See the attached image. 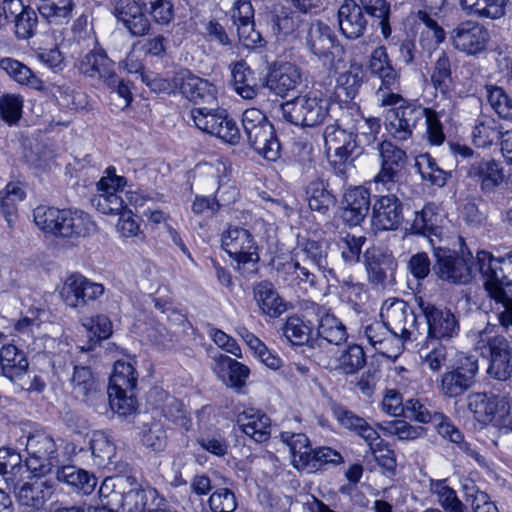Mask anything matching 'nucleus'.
<instances>
[{"label": "nucleus", "mask_w": 512, "mask_h": 512, "mask_svg": "<svg viewBox=\"0 0 512 512\" xmlns=\"http://www.w3.org/2000/svg\"><path fill=\"white\" fill-rule=\"evenodd\" d=\"M474 349L490 360L487 373L491 378L506 381L512 375V347L499 334L496 325L488 323L483 329L473 332Z\"/></svg>", "instance_id": "nucleus-2"}, {"label": "nucleus", "mask_w": 512, "mask_h": 512, "mask_svg": "<svg viewBox=\"0 0 512 512\" xmlns=\"http://www.w3.org/2000/svg\"><path fill=\"white\" fill-rule=\"evenodd\" d=\"M74 8L73 0H39V13L49 23H68Z\"/></svg>", "instance_id": "nucleus-49"}, {"label": "nucleus", "mask_w": 512, "mask_h": 512, "mask_svg": "<svg viewBox=\"0 0 512 512\" xmlns=\"http://www.w3.org/2000/svg\"><path fill=\"white\" fill-rule=\"evenodd\" d=\"M302 82L301 69L291 62H275L268 68L264 86L277 96L285 97Z\"/></svg>", "instance_id": "nucleus-20"}, {"label": "nucleus", "mask_w": 512, "mask_h": 512, "mask_svg": "<svg viewBox=\"0 0 512 512\" xmlns=\"http://www.w3.org/2000/svg\"><path fill=\"white\" fill-rule=\"evenodd\" d=\"M215 359L222 369L228 370L230 386L235 388H242L245 385L246 379L248 378L250 372L246 365L224 354H220Z\"/></svg>", "instance_id": "nucleus-62"}, {"label": "nucleus", "mask_w": 512, "mask_h": 512, "mask_svg": "<svg viewBox=\"0 0 512 512\" xmlns=\"http://www.w3.org/2000/svg\"><path fill=\"white\" fill-rule=\"evenodd\" d=\"M94 228V223L88 214L79 210L63 209L58 221L56 236L66 238L86 237Z\"/></svg>", "instance_id": "nucleus-32"}, {"label": "nucleus", "mask_w": 512, "mask_h": 512, "mask_svg": "<svg viewBox=\"0 0 512 512\" xmlns=\"http://www.w3.org/2000/svg\"><path fill=\"white\" fill-rule=\"evenodd\" d=\"M430 492L445 512H467L465 504L458 498L456 491L445 480H432Z\"/></svg>", "instance_id": "nucleus-47"}, {"label": "nucleus", "mask_w": 512, "mask_h": 512, "mask_svg": "<svg viewBox=\"0 0 512 512\" xmlns=\"http://www.w3.org/2000/svg\"><path fill=\"white\" fill-rule=\"evenodd\" d=\"M338 23L345 37L357 39L364 35L368 20L358 3L354 0H345L338 10Z\"/></svg>", "instance_id": "nucleus-26"}, {"label": "nucleus", "mask_w": 512, "mask_h": 512, "mask_svg": "<svg viewBox=\"0 0 512 512\" xmlns=\"http://www.w3.org/2000/svg\"><path fill=\"white\" fill-rule=\"evenodd\" d=\"M82 326L89 333V338L95 341L107 339L112 334V322L104 314L82 318Z\"/></svg>", "instance_id": "nucleus-64"}, {"label": "nucleus", "mask_w": 512, "mask_h": 512, "mask_svg": "<svg viewBox=\"0 0 512 512\" xmlns=\"http://www.w3.org/2000/svg\"><path fill=\"white\" fill-rule=\"evenodd\" d=\"M237 424L243 433L257 443L267 441L271 435V421L269 417L255 409H247L237 417Z\"/></svg>", "instance_id": "nucleus-33"}, {"label": "nucleus", "mask_w": 512, "mask_h": 512, "mask_svg": "<svg viewBox=\"0 0 512 512\" xmlns=\"http://www.w3.org/2000/svg\"><path fill=\"white\" fill-rule=\"evenodd\" d=\"M378 150L381 168L372 181L375 190L380 193L397 191L407 163V154L390 141L380 142Z\"/></svg>", "instance_id": "nucleus-8"}, {"label": "nucleus", "mask_w": 512, "mask_h": 512, "mask_svg": "<svg viewBox=\"0 0 512 512\" xmlns=\"http://www.w3.org/2000/svg\"><path fill=\"white\" fill-rule=\"evenodd\" d=\"M332 413L338 424L360 438L367 445H375L378 440V432L363 417L357 415L343 405L335 404L332 407Z\"/></svg>", "instance_id": "nucleus-27"}, {"label": "nucleus", "mask_w": 512, "mask_h": 512, "mask_svg": "<svg viewBox=\"0 0 512 512\" xmlns=\"http://www.w3.org/2000/svg\"><path fill=\"white\" fill-rule=\"evenodd\" d=\"M365 242L366 237L364 236L341 233L337 245L343 261L348 264L357 263L360 260L362 246Z\"/></svg>", "instance_id": "nucleus-61"}, {"label": "nucleus", "mask_w": 512, "mask_h": 512, "mask_svg": "<svg viewBox=\"0 0 512 512\" xmlns=\"http://www.w3.org/2000/svg\"><path fill=\"white\" fill-rule=\"evenodd\" d=\"M394 192L375 196L372 226L377 231L396 230L403 220V205Z\"/></svg>", "instance_id": "nucleus-19"}, {"label": "nucleus", "mask_w": 512, "mask_h": 512, "mask_svg": "<svg viewBox=\"0 0 512 512\" xmlns=\"http://www.w3.org/2000/svg\"><path fill=\"white\" fill-rule=\"evenodd\" d=\"M56 478L59 482L84 495L91 494L97 485V478L93 474L75 465L58 468Z\"/></svg>", "instance_id": "nucleus-35"}, {"label": "nucleus", "mask_w": 512, "mask_h": 512, "mask_svg": "<svg viewBox=\"0 0 512 512\" xmlns=\"http://www.w3.org/2000/svg\"><path fill=\"white\" fill-rule=\"evenodd\" d=\"M451 59L447 52L441 51L434 63L431 81L441 93H446L452 83Z\"/></svg>", "instance_id": "nucleus-58"}, {"label": "nucleus", "mask_w": 512, "mask_h": 512, "mask_svg": "<svg viewBox=\"0 0 512 512\" xmlns=\"http://www.w3.org/2000/svg\"><path fill=\"white\" fill-rule=\"evenodd\" d=\"M487 98L494 111L502 118L512 121V98L503 88L486 86Z\"/></svg>", "instance_id": "nucleus-63"}, {"label": "nucleus", "mask_w": 512, "mask_h": 512, "mask_svg": "<svg viewBox=\"0 0 512 512\" xmlns=\"http://www.w3.org/2000/svg\"><path fill=\"white\" fill-rule=\"evenodd\" d=\"M313 326L298 316L289 317L283 327V334L293 345L307 344L312 336Z\"/></svg>", "instance_id": "nucleus-56"}, {"label": "nucleus", "mask_w": 512, "mask_h": 512, "mask_svg": "<svg viewBox=\"0 0 512 512\" xmlns=\"http://www.w3.org/2000/svg\"><path fill=\"white\" fill-rule=\"evenodd\" d=\"M370 207V193L362 187H354L344 194L341 217L350 226L359 225L367 216Z\"/></svg>", "instance_id": "nucleus-28"}, {"label": "nucleus", "mask_w": 512, "mask_h": 512, "mask_svg": "<svg viewBox=\"0 0 512 512\" xmlns=\"http://www.w3.org/2000/svg\"><path fill=\"white\" fill-rule=\"evenodd\" d=\"M362 10L379 20L381 32L384 38L391 35V27L389 23L390 18V4L386 0H359Z\"/></svg>", "instance_id": "nucleus-59"}, {"label": "nucleus", "mask_w": 512, "mask_h": 512, "mask_svg": "<svg viewBox=\"0 0 512 512\" xmlns=\"http://www.w3.org/2000/svg\"><path fill=\"white\" fill-rule=\"evenodd\" d=\"M435 274L439 279L452 284H468L478 270L477 258L470 252L457 254L451 250L438 249L435 252Z\"/></svg>", "instance_id": "nucleus-9"}, {"label": "nucleus", "mask_w": 512, "mask_h": 512, "mask_svg": "<svg viewBox=\"0 0 512 512\" xmlns=\"http://www.w3.org/2000/svg\"><path fill=\"white\" fill-rule=\"evenodd\" d=\"M252 294L260 313L265 316L277 318L287 310L286 302L270 281L263 280L256 283Z\"/></svg>", "instance_id": "nucleus-29"}, {"label": "nucleus", "mask_w": 512, "mask_h": 512, "mask_svg": "<svg viewBox=\"0 0 512 512\" xmlns=\"http://www.w3.org/2000/svg\"><path fill=\"white\" fill-rule=\"evenodd\" d=\"M490 39L489 31L479 22L466 20L450 32L453 47L466 54L477 55L483 52Z\"/></svg>", "instance_id": "nucleus-16"}, {"label": "nucleus", "mask_w": 512, "mask_h": 512, "mask_svg": "<svg viewBox=\"0 0 512 512\" xmlns=\"http://www.w3.org/2000/svg\"><path fill=\"white\" fill-rule=\"evenodd\" d=\"M312 311L318 318V335L330 344L340 345L348 338L345 325L325 306L312 304Z\"/></svg>", "instance_id": "nucleus-31"}, {"label": "nucleus", "mask_w": 512, "mask_h": 512, "mask_svg": "<svg viewBox=\"0 0 512 512\" xmlns=\"http://www.w3.org/2000/svg\"><path fill=\"white\" fill-rule=\"evenodd\" d=\"M221 246L236 261V269L241 275L251 278L258 272V246L247 229L229 227L222 233Z\"/></svg>", "instance_id": "nucleus-5"}, {"label": "nucleus", "mask_w": 512, "mask_h": 512, "mask_svg": "<svg viewBox=\"0 0 512 512\" xmlns=\"http://www.w3.org/2000/svg\"><path fill=\"white\" fill-rule=\"evenodd\" d=\"M367 70L372 77L377 78L380 84L394 86L400 84V76L393 67L384 46L375 48L368 60Z\"/></svg>", "instance_id": "nucleus-34"}, {"label": "nucleus", "mask_w": 512, "mask_h": 512, "mask_svg": "<svg viewBox=\"0 0 512 512\" xmlns=\"http://www.w3.org/2000/svg\"><path fill=\"white\" fill-rule=\"evenodd\" d=\"M381 129L380 119L376 117H360L355 121L351 131L354 132V140L357 150L359 148L374 146L379 144L377 136Z\"/></svg>", "instance_id": "nucleus-48"}, {"label": "nucleus", "mask_w": 512, "mask_h": 512, "mask_svg": "<svg viewBox=\"0 0 512 512\" xmlns=\"http://www.w3.org/2000/svg\"><path fill=\"white\" fill-rule=\"evenodd\" d=\"M294 258L302 259V261L310 260L319 270H326L327 262V246L315 240H307L294 253Z\"/></svg>", "instance_id": "nucleus-57"}, {"label": "nucleus", "mask_w": 512, "mask_h": 512, "mask_svg": "<svg viewBox=\"0 0 512 512\" xmlns=\"http://www.w3.org/2000/svg\"><path fill=\"white\" fill-rule=\"evenodd\" d=\"M502 134L503 131L500 123L492 117L483 115L474 126L472 139L475 146L486 148L501 139Z\"/></svg>", "instance_id": "nucleus-45"}, {"label": "nucleus", "mask_w": 512, "mask_h": 512, "mask_svg": "<svg viewBox=\"0 0 512 512\" xmlns=\"http://www.w3.org/2000/svg\"><path fill=\"white\" fill-rule=\"evenodd\" d=\"M319 365L329 370H340L345 375H352L366 364V356L361 346L349 345L338 357L320 356Z\"/></svg>", "instance_id": "nucleus-30"}, {"label": "nucleus", "mask_w": 512, "mask_h": 512, "mask_svg": "<svg viewBox=\"0 0 512 512\" xmlns=\"http://www.w3.org/2000/svg\"><path fill=\"white\" fill-rule=\"evenodd\" d=\"M104 293V286L91 281L79 273L68 276L60 291L65 304L71 308L84 307L89 301H94Z\"/></svg>", "instance_id": "nucleus-17"}, {"label": "nucleus", "mask_w": 512, "mask_h": 512, "mask_svg": "<svg viewBox=\"0 0 512 512\" xmlns=\"http://www.w3.org/2000/svg\"><path fill=\"white\" fill-rule=\"evenodd\" d=\"M509 0H460L462 10L469 16L499 19L506 13Z\"/></svg>", "instance_id": "nucleus-41"}, {"label": "nucleus", "mask_w": 512, "mask_h": 512, "mask_svg": "<svg viewBox=\"0 0 512 512\" xmlns=\"http://www.w3.org/2000/svg\"><path fill=\"white\" fill-rule=\"evenodd\" d=\"M73 393L84 401L105 400V395L98 390V385L90 368L75 366L71 378Z\"/></svg>", "instance_id": "nucleus-38"}, {"label": "nucleus", "mask_w": 512, "mask_h": 512, "mask_svg": "<svg viewBox=\"0 0 512 512\" xmlns=\"http://www.w3.org/2000/svg\"><path fill=\"white\" fill-rule=\"evenodd\" d=\"M364 335L370 345L380 354L392 357L403 349V342L397 335L391 333L388 325L374 321L364 328Z\"/></svg>", "instance_id": "nucleus-25"}, {"label": "nucleus", "mask_w": 512, "mask_h": 512, "mask_svg": "<svg viewBox=\"0 0 512 512\" xmlns=\"http://www.w3.org/2000/svg\"><path fill=\"white\" fill-rule=\"evenodd\" d=\"M425 117V108L412 103L400 104L387 112L385 130L397 142H406L412 138L416 126Z\"/></svg>", "instance_id": "nucleus-11"}, {"label": "nucleus", "mask_w": 512, "mask_h": 512, "mask_svg": "<svg viewBox=\"0 0 512 512\" xmlns=\"http://www.w3.org/2000/svg\"><path fill=\"white\" fill-rule=\"evenodd\" d=\"M477 265L489 296L502 306L498 314L501 326L512 328V298L505 291V287H512V252L494 257L490 252L478 251Z\"/></svg>", "instance_id": "nucleus-1"}, {"label": "nucleus", "mask_w": 512, "mask_h": 512, "mask_svg": "<svg viewBox=\"0 0 512 512\" xmlns=\"http://www.w3.org/2000/svg\"><path fill=\"white\" fill-rule=\"evenodd\" d=\"M0 69L20 85L39 91L44 89L43 81L28 66L14 58H0Z\"/></svg>", "instance_id": "nucleus-40"}, {"label": "nucleus", "mask_w": 512, "mask_h": 512, "mask_svg": "<svg viewBox=\"0 0 512 512\" xmlns=\"http://www.w3.org/2000/svg\"><path fill=\"white\" fill-rule=\"evenodd\" d=\"M181 93L190 101L211 103L216 99V87L208 80L187 72L181 77Z\"/></svg>", "instance_id": "nucleus-36"}, {"label": "nucleus", "mask_w": 512, "mask_h": 512, "mask_svg": "<svg viewBox=\"0 0 512 512\" xmlns=\"http://www.w3.org/2000/svg\"><path fill=\"white\" fill-rule=\"evenodd\" d=\"M137 384V375L131 363L116 361L109 379L108 395L133 392Z\"/></svg>", "instance_id": "nucleus-39"}, {"label": "nucleus", "mask_w": 512, "mask_h": 512, "mask_svg": "<svg viewBox=\"0 0 512 512\" xmlns=\"http://www.w3.org/2000/svg\"><path fill=\"white\" fill-rule=\"evenodd\" d=\"M478 369V360L475 357H460L451 370L441 375V394L448 398L463 395L474 385Z\"/></svg>", "instance_id": "nucleus-14"}, {"label": "nucleus", "mask_w": 512, "mask_h": 512, "mask_svg": "<svg viewBox=\"0 0 512 512\" xmlns=\"http://www.w3.org/2000/svg\"><path fill=\"white\" fill-rule=\"evenodd\" d=\"M466 176L478 183L485 195L495 193L505 182V171L502 164L495 159H477L469 164Z\"/></svg>", "instance_id": "nucleus-21"}, {"label": "nucleus", "mask_w": 512, "mask_h": 512, "mask_svg": "<svg viewBox=\"0 0 512 512\" xmlns=\"http://www.w3.org/2000/svg\"><path fill=\"white\" fill-rule=\"evenodd\" d=\"M281 440L287 444L292 454V463L298 470H305L313 449L309 445L307 436L303 433L282 432Z\"/></svg>", "instance_id": "nucleus-44"}, {"label": "nucleus", "mask_w": 512, "mask_h": 512, "mask_svg": "<svg viewBox=\"0 0 512 512\" xmlns=\"http://www.w3.org/2000/svg\"><path fill=\"white\" fill-rule=\"evenodd\" d=\"M218 189L213 198L218 208L229 206L234 203L239 195L237 187L230 181L231 170L221 163L217 167Z\"/></svg>", "instance_id": "nucleus-53"}, {"label": "nucleus", "mask_w": 512, "mask_h": 512, "mask_svg": "<svg viewBox=\"0 0 512 512\" xmlns=\"http://www.w3.org/2000/svg\"><path fill=\"white\" fill-rule=\"evenodd\" d=\"M90 449L96 465L105 467L112 463L116 447L103 431H95L90 440Z\"/></svg>", "instance_id": "nucleus-54"}, {"label": "nucleus", "mask_w": 512, "mask_h": 512, "mask_svg": "<svg viewBox=\"0 0 512 512\" xmlns=\"http://www.w3.org/2000/svg\"><path fill=\"white\" fill-rule=\"evenodd\" d=\"M420 357L432 372H438L447 363V347L443 340L426 338L420 349Z\"/></svg>", "instance_id": "nucleus-50"}, {"label": "nucleus", "mask_w": 512, "mask_h": 512, "mask_svg": "<svg viewBox=\"0 0 512 512\" xmlns=\"http://www.w3.org/2000/svg\"><path fill=\"white\" fill-rule=\"evenodd\" d=\"M305 43L309 51L324 65L333 64L336 53L342 50L332 29L319 21L310 24Z\"/></svg>", "instance_id": "nucleus-18"}, {"label": "nucleus", "mask_w": 512, "mask_h": 512, "mask_svg": "<svg viewBox=\"0 0 512 512\" xmlns=\"http://www.w3.org/2000/svg\"><path fill=\"white\" fill-rule=\"evenodd\" d=\"M21 455L12 448H0V475L4 477L7 486L16 483L23 474L30 470L23 466Z\"/></svg>", "instance_id": "nucleus-46"}, {"label": "nucleus", "mask_w": 512, "mask_h": 512, "mask_svg": "<svg viewBox=\"0 0 512 512\" xmlns=\"http://www.w3.org/2000/svg\"><path fill=\"white\" fill-rule=\"evenodd\" d=\"M27 469L33 474L46 475L58 464L57 446L51 434L36 430L26 439Z\"/></svg>", "instance_id": "nucleus-10"}, {"label": "nucleus", "mask_w": 512, "mask_h": 512, "mask_svg": "<svg viewBox=\"0 0 512 512\" xmlns=\"http://www.w3.org/2000/svg\"><path fill=\"white\" fill-rule=\"evenodd\" d=\"M112 13L132 36L148 34L151 23L147 13L130 0H113Z\"/></svg>", "instance_id": "nucleus-24"}, {"label": "nucleus", "mask_w": 512, "mask_h": 512, "mask_svg": "<svg viewBox=\"0 0 512 512\" xmlns=\"http://www.w3.org/2000/svg\"><path fill=\"white\" fill-rule=\"evenodd\" d=\"M110 489L112 498L120 500L122 512H147L160 498L156 489L138 487L133 476L106 478L99 492L102 496H107L106 491Z\"/></svg>", "instance_id": "nucleus-3"}, {"label": "nucleus", "mask_w": 512, "mask_h": 512, "mask_svg": "<svg viewBox=\"0 0 512 512\" xmlns=\"http://www.w3.org/2000/svg\"><path fill=\"white\" fill-rule=\"evenodd\" d=\"M419 306L427 323L426 338L449 341L458 336L459 318L450 308L436 306L423 300H420Z\"/></svg>", "instance_id": "nucleus-12"}, {"label": "nucleus", "mask_w": 512, "mask_h": 512, "mask_svg": "<svg viewBox=\"0 0 512 512\" xmlns=\"http://www.w3.org/2000/svg\"><path fill=\"white\" fill-rule=\"evenodd\" d=\"M242 126L249 145L256 153L269 161H276L279 158L281 147L273 125L259 109L245 110Z\"/></svg>", "instance_id": "nucleus-6"}, {"label": "nucleus", "mask_w": 512, "mask_h": 512, "mask_svg": "<svg viewBox=\"0 0 512 512\" xmlns=\"http://www.w3.org/2000/svg\"><path fill=\"white\" fill-rule=\"evenodd\" d=\"M306 198L311 210L326 213L334 204V196L327 190L324 181L320 178L312 180L306 187Z\"/></svg>", "instance_id": "nucleus-51"}, {"label": "nucleus", "mask_w": 512, "mask_h": 512, "mask_svg": "<svg viewBox=\"0 0 512 512\" xmlns=\"http://www.w3.org/2000/svg\"><path fill=\"white\" fill-rule=\"evenodd\" d=\"M284 120L302 127H315L329 116L330 100L320 91H310L280 106Z\"/></svg>", "instance_id": "nucleus-4"}, {"label": "nucleus", "mask_w": 512, "mask_h": 512, "mask_svg": "<svg viewBox=\"0 0 512 512\" xmlns=\"http://www.w3.org/2000/svg\"><path fill=\"white\" fill-rule=\"evenodd\" d=\"M416 167L423 180L438 187H443L450 176L449 172L441 169L435 159L427 153L416 158Z\"/></svg>", "instance_id": "nucleus-55"}, {"label": "nucleus", "mask_w": 512, "mask_h": 512, "mask_svg": "<svg viewBox=\"0 0 512 512\" xmlns=\"http://www.w3.org/2000/svg\"><path fill=\"white\" fill-rule=\"evenodd\" d=\"M499 397L486 392L472 393L468 396V409L478 422L490 424L495 418Z\"/></svg>", "instance_id": "nucleus-43"}, {"label": "nucleus", "mask_w": 512, "mask_h": 512, "mask_svg": "<svg viewBox=\"0 0 512 512\" xmlns=\"http://www.w3.org/2000/svg\"><path fill=\"white\" fill-rule=\"evenodd\" d=\"M78 68L86 77L101 80L104 84L117 82L114 62L102 48H95L82 56Z\"/></svg>", "instance_id": "nucleus-23"}, {"label": "nucleus", "mask_w": 512, "mask_h": 512, "mask_svg": "<svg viewBox=\"0 0 512 512\" xmlns=\"http://www.w3.org/2000/svg\"><path fill=\"white\" fill-rule=\"evenodd\" d=\"M114 169H107V176L102 177L97 183V194L92 198V204L103 214L120 215L124 211L122 193L126 185V179L116 176Z\"/></svg>", "instance_id": "nucleus-15"}, {"label": "nucleus", "mask_w": 512, "mask_h": 512, "mask_svg": "<svg viewBox=\"0 0 512 512\" xmlns=\"http://www.w3.org/2000/svg\"><path fill=\"white\" fill-rule=\"evenodd\" d=\"M136 6L144 9L153 21L159 25H168L174 19L172 0H130Z\"/></svg>", "instance_id": "nucleus-52"}, {"label": "nucleus", "mask_w": 512, "mask_h": 512, "mask_svg": "<svg viewBox=\"0 0 512 512\" xmlns=\"http://www.w3.org/2000/svg\"><path fill=\"white\" fill-rule=\"evenodd\" d=\"M380 316L388 325L391 333L401 338L404 343L412 340L416 330L417 319L410 305L398 298H389L382 304Z\"/></svg>", "instance_id": "nucleus-13"}, {"label": "nucleus", "mask_w": 512, "mask_h": 512, "mask_svg": "<svg viewBox=\"0 0 512 512\" xmlns=\"http://www.w3.org/2000/svg\"><path fill=\"white\" fill-rule=\"evenodd\" d=\"M231 74L235 91L243 99L252 100L258 94V82L254 72L244 61H238L231 66Z\"/></svg>", "instance_id": "nucleus-42"}, {"label": "nucleus", "mask_w": 512, "mask_h": 512, "mask_svg": "<svg viewBox=\"0 0 512 512\" xmlns=\"http://www.w3.org/2000/svg\"><path fill=\"white\" fill-rule=\"evenodd\" d=\"M41 476L34 474L28 476L26 481L21 476L16 483L8 486L13 489L15 497L21 505L38 509L50 498L52 486Z\"/></svg>", "instance_id": "nucleus-22"}, {"label": "nucleus", "mask_w": 512, "mask_h": 512, "mask_svg": "<svg viewBox=\"0 0 512 512\" xmlns=\"http://www.w3.org/2000/svg\"><path fill=\"white\" fill-rule=\"evenodd\" d=\"M29 362L23 351L15 345L3 346L0 350V371L11 382L20 380L28 370Z\"/></svg>", "instance_id": "nucleus-37"}, {"label": "nucleus", "mask_w": 512, "mask_h": 512, "mask_svg": "<svg viewBox=\"0 0 512 512\" xmlns=\"http://www.w3.org/2000/svg\"><path fill=\"white\" fill-rule=\"evenodd\" d=\"M324 147L335 175L342 181L348 177V170L351 165L348 163L353 154H359L354 132L347 131L338 123L327 125L323 132Z\"/></svg>", "instance_id": "nucleus-7"}, {"label": "nucleus", "mask_w": 512, "mask_h": 512, "mask_svg": "<svg viewBox=\"0 0 512 512\" xmlns=\"http://www.w3.org/2000/svg\"><path fill=\"white\" fill-rule=\"evenodd\" d=\"M438 214L433 204L425 205L422 210L415 213L411 224V231L415 234L430 236L437 228Z\"/></svg>", "instance_id": "nucleus-60"}]
</instances>
